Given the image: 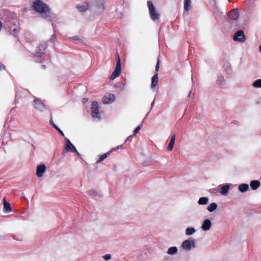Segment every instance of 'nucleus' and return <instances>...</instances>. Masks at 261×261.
Instances as JSON below:
<instances>
[{
  "instance_id": "1",
  "label": "nucleus",
  "mask_w": 261,
  "mask_h": 261,
  "mask_svg": "<svg viewBox=\"0 0 261 261\" xmlns=\"http://www.w3.org/2000/svg\"><path fill=\"white\" fill-rule=\"evenodd\" d=\"M33 7L36 12L42 14L43 17L47 18L50 16V9L41 1L36 0L33 3Z\"/></svg>"
},
{
  "instance_id": "2",
  "label": "nucleus",
  "mask_w": 261,
  "mask_h": 261,
  "mask_svg": "<svg viewBox=\"0 0 261 261\" xmlns=\"http://www.w3.org/2000/svg\"><path fill=\"white\" fill-rule=\"evenodd\" d=\"M147 4L151 19L153 21L159 20L160 18V13L154 7L152 1H148Z\"/></svg>"
},
{
  "instance_id": "3",
  "label": "nucleus",
  "mask_w": 261,
  "mask_h": 261,
  "mask_svg": "<svg viewBox=\"0 0 261 261\" xmlns=\"http://www.w3.org/2000/svg\"><path fill=\"white\" fill-rule=\"evenodd\" d=\"M117 58L116 67L115 70L113 72L111 75L110 79L111 80H114L115 79L118 77L120 75L121 71V65L120 59L118 54H117Z\"/></svg>"
},
{
  "instance_id": "4",
  "label": "nucleus",
  "mask_w": 261,
  "mask_h": 261,
  "mask_svg": "<svg viewBox=\"0 0 261 261\" xmlns=\"http://www.w3.org/2000/svg\"><path fill=\"white\" fill-rule=\"evenodd\" d=\"M91 114L93 119H97L100 120L101 119V115L99 111V107L98 103L96 101H93L91 105Z\"/></svg>"
},
{
  "instance_id": "5",
  "label": "nucleus",
  "mask_w": 261,
  "mask_h": 261,
  "mask_svg": "<svg viewBox=\"0 0 261 261\" xmlns=\"http://www.w3.org/2000/svg\"><path fill=\"white\" fill-rule=\"evenodd\" d=\"M181 247L184 250L189 251L195 247V241L193 239L185 240L181 244Z\"/></svg>"
},
{
  "instance_id": "6",
  "label": "nucleus",
  "mask_w": 261,
  "mask_h": 261,
  "mask_svg": "<svg viewBox=\"0 0 261 261\" xmlns=\"http://www.w3.org/2000/svg\"><path fill=\"white\" fill-rule=\"evenodd\" d=\"M233 39L235 41L243 43L246 40V36L242 30H239L234 33Z\"/></svg>"
},
{
  "instance_id": "7",
  "label": "nucleus",
  "mask_w": 261,
  "mask_h": 261,
  "mask_svg": "<svg viewBox=\"0 0 261 261\" xmlns=\"http://www.w3.org/2000/svg\"><path fill=\"white\" fill-rule=\"evenodd\" d=\"M33 106L35 109L40 112H43L46 109V107L43 102L38 98H35L34 100Z\"/></svg>"
},
{
  "instance_id": "8",
  "label": "nucleus",
  "mask_w": 261,
  "mask_h": 261,
  "mask_svg": "<svg viewBox=\"0 0 261 261\" xmlns=\"http://www.w3.org/2000/svg\"><path fill=\"white\" fill-rule=\"evenodd\" d=\"M47 47V43L46 42L42 43L37 47L35 56L41 57L44 53V50Z\"/></svg>"
},
{
  "instance_id": "9",
  "label": "nucleus",
  "mask_w": 261,
  "mask_h": 261,
  "mask_svg": "<svg viewBox=\"0 0 261 261\" xmlns=\"http://www.w3.org/2000/svg\"><path fill=\"white\" fill-rule=\"evenodd\" d=\"M106 0H96V13L100 14L104 12V4Z\"/></svg>"
},
{
  "instance_id": "10",
  "label": "nucleus",
  "mask_w": 261,
  "mask_h": 261,
  "mask_svg": "<svg viewBox=\"0 0 261 261\" xmlns=\"http://www.w3.org/2000/svg\"><path fill=\"white\" fill-rule=\"evenodd\" d=\"M46 169V166L44 164H41L37 166L36 175L38 177H41L43 176L44 173Z\"/></svg>"
},
{
  "instance_id": "11",
  "label": "nucleus",
  "mask_w": 261,
  "mask_h": 261,
  "mask_svg": "<svg viewBox=\"0 0 261 261\" xmlns=\"http://www.w3.org/2000/svg\"><path fill=\"white\" fill-rule=\"evenodd\" d=\"M115 100V96L113 94H106L102 98L103 102L105 104H110Z\"/></svg>"
},
{
  "instance_id": "12",
  "label": "nucleus",
  "mask_w": 261,
  "mask_h": 261,
  "mask_svg": "<svg viewBox=\"0 0 261 261\" xmlns=\"http://www.w3.org/2000/svg\"><path fill=\"white\" fill-rule=\"evenodd\" d=\"M65 148L66 150L68 152H73L74 151H76L75 147L73 145V144L71 142L70 140L67 138H65Z\"/></svg>"
},
{
  "instance_id": "13",
  "label": "nucleus",
  "mask_w": 261,
  "mask_h": 261,
  "mask_svg": "<svg viewBox=\"0 0 261 261\" xmlns=\"http://www.w3.org/2000/svg\"><path fill=\"white\" fill-rule=\"evenodd\" d=\"M76 7L79 11L81 12H85L89 9L90 5L88 3L84 2L78 4Z\"/></svg>"
},
{
  "instance_id": "14",
  "label": "nucleus",
  "mask_w": 261,
  "mask_h": 261,
  "mask_svg": "<svg viewBox=\"0 0 261 261\" xmlns=\"http://www.w3.org/2000/svg\"><path fill=\"white\" fill-rule=\"evenodd\" d=\"M212 223L210 219L204 220L201 225V229L205 231H208L211 229Z\"/></svg>"
},
{
  "instance_id": "15",
  "label": "nucleus",
  "mask_w": 261,
  "mask_h": 261,
  "mask_svg": "<svg viewBox=\"0 0 261 261\" xmlns=\"http://www.w3.org/2000/svg\"><path fill=\"white\" fill-rule=\"evenodd\" d=\"M229 18L232 20H236L239 16V11L238 9L231 10L228 13Z\"/></svg>"
},
{
  "instance_id": "16",
  "label": "nucleus",
  "mask_w": 261,
  "mask_h": 261,
  "mask_svg": "<svg viewBox=\"0 0 261 261\" xmlns=\"http://www.w3.org/2000/svg\"><path fill=\"white\" fill-rule=\"evenodd\" d=\"M158 74L156 73L152 76L151 79V88L152 89H154L155 86L158 84Z\"/></svg>"
},
{
  "instance_id": "17",
  "label": "nucleus",
  "mask_w": 261,
  "mask_h": 261,
  "mask_svg": "<svg viewBox=\"0 0 261 261\" xmlns=\"http://www.w3.org/2000/svg\"><path fill=\"white\" fill-rule=\"evenodd\" d=\"M230 189V184H227L222 186L220 190V193L223 195H227Z\"/></svg>"
},
{
  "instance_id": "18",
  "label": "nucleus",
  "mask_w": 261,
  "mask_h": 261,
  "mask_svg": "<svg viewBox=\"0 0 261 261\" xmlns=\"http://www.w3.org/2000/svg\"><path fill=\"white\" fill-rule=\"evenodd\" d=\"M260 185V182L257 180H253L250 182V186L253 190H256Z\"/></svg>"
},
{
  "instance_id": "19",
  "label": "nucleus",
  "mask_w": 261,
  "mask_h": 261,
  "mask_svg": "<svg viewBox=\"0 0 261 261\" xmlns=\"http://www.w3.org/2000/svg\"><path fill=\"white\" fill-rule=\"evenodd\" d=\"M175 139H176V136H175V135L174 134L172 136L171 140L170 141V142H169L168 146V150L169 151H171L173 149L174 144L175 141Z\"/></svg>"
},
{
  "instance_id": "20",
  "label": "nucleus",
  "mask_w": 261,
  "mask_h": 261,
  "mask_svg": "<svg viewBox=\"0 0 261 261\" xmlns=\"http://www.w3.org/2000/svg\"><path fill=\"white\" fill-rule=\"evenodd\" d=\"M249 189V186L246 184H240L238 187V190L241 192H245Z\"/></svg>"
},
{
  "instance_id": "21",
  "label": "nucleus",
  "mask_w": 261,
  "mask_h": 261,
  "mask_svg": "<svg viewBox=\"0 0 261 261\" xmlns=\"http://www.w3.org/2000/svg\"><path fill=\"white\" fill-rule=\"evenodd\" d=\"M218 207V205L215 202H213L210 204L207 207V210L209 212H213L215 211Z\"/></svg>"
},
{
  "instance_id": "22",
  "label": "nucleus",
  "mask_w": 261,
  "mask_h": 261,
  "mask_svg": "<svg viewBox=\"0 0 261 261\" xmlns=\"http://www.w3.org/2000/svg\"><path fill=\"white\" fill-rule=\"evenodd\" d=\"M208 200L209 199L208 197H202L199 199L198 203L199 205H206L208 203Z\"/></svg>"
},
{
  "instance_id": "23",
  "label": "nucleus",
  "mask_w": 261,
  "mask_h": 261,
  "mask_svg": "<svg viewBox=\"0 0 261 261\" xmlns=\"http://www.w3.org/2000/svg\"><path fill=\"white\" fill-rule=\"evenodd\" d=\"M177 248L175 246L171 247L168 248L167 253L168 254L173 255L177 252Z\"/></svg>"
},
{
  "instance_id": "24",
  "label": "nucleus",
  "mask_w": 261,
  "mask_h": 261,
  "mask_svg": "<svg viewBox=\"0 0 261 261\" xmlns=\"http://www.w3.org/2000/svg\"><path fill=\"white\" fill-rule=\"evenodd\" d=\"M225 84V80L223 76L219 75L218 76L217 81H216V84L217 85L222 86L224 85Z\"/></svg>"
},
{
  "instance_id": "25",
  "label": "nucleus",
  "mask_w": 261,
  "mask_h": 261,
  "mask_svg": "<svg viewBox=\"0 0 261 261\" xmlns=\"http://www.w3.org/2000/svg\"><path fill=\"white\" fill-rule=\"evenodd\" d=\"M12 210L11 204L8 202H5L4 204V211L5 213H9L11 212Z\"/></svg>"
},
{
  "instance_id": "26",
  "label": "nucleus",
  "mask_w": 261,
  "mask_h": 261,
  "mask_svg": "<svg viewBox=\"0 0 261 261\" xmlns=\"http://www.w3.org/2000/svg\"><path fill=\"white\" fill-rule=\"evenodd\" d=\"M191 8V0H184V10L189 11Z\"/></svg>"
},
{
  "instance_id": "27",
  "label": "nucleus",
  "mask_w": 261,
  "mask_h": 261,
  "mask_svg": "<svg viewBox=\"0 0 261 261\" xmlns=\"http://www.w3.org/2000/svg\"><path fill=\"white\" fill-rule=\"evenodd\" d=\"M196 232V229L194 227H187L186 229V234L187 236H191Z\"/></svg>"
},
{
  "instance_id": "28",
  "label": "nucleus",
  "mask_w": 261,
  "mask_h": 261,
  "mask_svg": "<svg viewBox=\"0 0 261 261\" xmlns=\"http://www.w3.org/2000/svg\"><path fill=\"white\" fill-rule=\"evenodd\" d=\"M111 151H109L99 156V159L96 161V163H99L102 162L103 160L106 159L110 154Z\"/></svg>"
},
{
  "instance_id": "29",
  "label": "nucleus",
  "mask_w": 261,
  "mask_h": 261,
  "mask_svg": "<svg viewBox=\"0 0 261 261\" xmlns=\"http://www.w3.org/2000/svg\"><path fill=\"white\" fill-rule=\"evenodd\" d=\"M49 122L50 123L53 125V126L56 129L59 133L60 134L63 136H64V133L63 132V131L60 129L58 126H57L54 122L53 120L52 119H51L49 121Z\"/></svg>"
},
{
  "instance_id": "30",
  "label": "nucleus",
  "mask_w": 261,
  "mask_h": 261,
  "mask_svg": "<svg viewBox=\"0 0 261 261\" xmlns=\"http://www.w3.org/2000/svg\"><path fill=\"white\" fill-rule=\"evenodd\" d=\"M252 86L255 88H261V79H258L254 81Z\"/></svg>"
},
{
  "instance_id": "31",
  "label": "nucleus",
  "mask_w": 261,
  "mask_h": 261,
  "mask_svg": "<svg viewBox=\"0 0 261 261\" xmlns=\"http://www.w3.org/2000/svg\"><path fill=\"white\" fill-rule=\"evenodd\" d=\"M112 256L110 254H106L102 256V258L106 260H108L111 258Z\"/></svg>"
},
{
  "instance_id": "32",
  "label": "nucleus",
  "mask_w": 261,
  "mask_h": 261,
  "mask_svg": "<svg viewBox=\"0 0 261 261\" xmlns=\"http://www.w3.org/2000/svg\"><path fill=\"white\" fill-rule=\"evenodd\" d=\"M142 127V124L138 126L134 130V135H135L136 134H137L139 131L141 129Z\"/></svg>"
},
{
  "instance_id": "33",
  "label": "nucleus",
  "mask_w": 261,
  "mask_h": 261,
  "mask_svg": "<svg viewBox=\"0 0 261 261\" xmlns=\"http://www.w3.org/2000/svg\"><path fill=\"white\" fill-rule=\"evenodd\" d=\"M88 194L90 195H94L96 196L97 195V192L95 191L94 190H91L88 192Z\"/></svg>"
},
{
  "instance_id": "34",
  "label": "nucleus",
  "mask_w": 261,
  "mask_h": 261,
  "mask_svg": "<svg viewBox=\"0 0 261 261\" xmlns=\"http://www.w3.org/2000/svg\"><path fill=\"white\" fill-rule=\"evenodd\" d=\"M71 39L74 41H82V39L78 36H74L71 38Z\"/></svg>"
},
{
  "instance_id": "35",
  "label": "nucleus",
  "mask_w": 261,
  "mask_h": 261,
  "mask_svg": "<svg viewBox=\"0 0 261 261\" xmlns=\"http://www.w3.org/2000/svg\"><path fill=\"white\" fill-rule=\"evenodd\" d=\"M56 39H57V38H56V36L55 34H54L53 36H52V37L50 39V41L53 42H54L55 41H56Z\"/></svg>"
},
{
  "instance_id": "36",
  "label": "nucleus",
  "mask_w": 261,
  "mask_h": 261,
  "mask_svg": "<svg viewBox=\"0 0 261 261\" xmlns=\"http://www.w3.org/2000/svg\"><path fill=\"white\" fill-rule=\"evenodd\" d=\"M155 69V71L156 72H158L159 71V61H158L157 63H156Z\"/></svg>"
},
{
  "instance_id": "37",
  "label": "nucleus",
  "mask_w": 261,
  "mask_h": 261,
  "mask_svg": "<svg viewBox=\"0 0 261 261\" xmlns=\"http://www.w3.org/2000/svg\"><path fill=\"white\" fill-rule=\"evenodd\" d=\"M154 103H155V98H154L153 101L151 102V108H150V110L152 109V108L153 107L154 105Z\"/></svg>"
},
{
  "instance_id": "38",
  "label": "nucleus",
  "mask_w": 261,
  "mask_h": 261,
  "mask_svg": "<svg viewBox=\"0 0 261 261\" xmlns=\"http://www.w3.org/2000/svg\"><path fill=\"white\" fill-rule=\"evenodd\" d=\"M5 66L0 63V70L5 69Z\"/></svg>"
},
{
  "instance_id": "39",
  "label": "nucleus",
  "mask_w": 261,
  "mask_h": 261,
  "mask_svg": "<svg viewBox=\"0 0 261 261\" xmlns=\"http://www.w3.org/2000/svg\"><path fill=\"white\" fill-rule=\"evenodd\" d=\"M122 146L121 145V146L117 147L116 148H113L112 150H115L116 149H119L120 148H122Z\"/></svg>"
},
{
  "instance_id": "40",
  "label": "nucleus",
  "mask_w": 261,
  "mask_h": 261,
  "mask_svg": "<svg viewBox=\"0 0 261 261\" xmlns=\"http://www.w3.org/2000/svg\"><path fill=\"white\" fill-rule=\"evenodd\" d=\"M73 152H75L76 154L78 155V156H80V153L78 152V151L76 149V151H74Z\"/></svg>"
},
{
  "instance_id": "41",
  "label": "nucleus",
  "mask_w": 261,
  "mask_h": 261,
  "mask_svg": "<svg viewBox=\"0 0 261 261\" xmlns=\"http://www.w3.org/2000/svg\"><path fill=\"white\" fill-rule=\"evenodd\" d=\"M17 31H17V30L16 29H13V33H14V34H16V33H17Z\"/></svg>"
},
{
  "instance_id": "42",
  "label": "nucleus",
  "mask_w": 261,
  "mask_h": 261,
  "mask_svg": "<svg viewBox=\"0 0 261 261\" xmlns=\"http://www.w3.org/2000/svg\"><path fill=\"white\" fill-rule=\"evenodd\" d=\"M41 68L43 69H46V66L44 65H41Z\"/></svg>"
},
{
  "instance_id": "43",
  "label": "nucleus",
  "mask_w": 261,
  "mask_h": 261,
  "mask_svg": "<svg viewBox=\"0 0 261 261\" xmlns=\"http://www.w3.org/2000/svg\"><path fill=\"white\" fill-rule=\"evenodd\" d=\"M2 23L0 21V31L2 30Z\"/></svg>"
},
{
  "instance_id": "44",
  "label": "nucleus",
  "mask_w": 261,
  "mask_h": 261,
  "mask_svg": "<svg viewBox=\"0 0 261 261\" xmlns=\"http://www.w3.org/2000/svg\"><path fill=\"white\" fill-rule=\"evenodd\" d=\"M3 201H4V204L5 203V202H7V201L6 200V198H4Z\"/></svg>"
},
{
  "instance_id": "45",
  "label": "nucleus",
  "mask_w": 261,
  "mask_h": 261,
  "mask_svg": "<svg viewBox=\"0 0 261 261\" xmlns=\"http://www.w3.org/2000/svg\"><path fill=\"white\" fill-rule=\"evenodd\" d=\"M87 101V99H85V98L83 99V101L84 102H85V101Z\"/></svg>"
},
{
  "instance_id": "46",
  "label": "nucleus",
  "mask_w": 261,
  "mask_h": 261,
  "mask_svg": "<svg viewBox=\"0 0 261 261\" xmlns=\"http://www.w3.org/2000/svg\"><path fill=\"white\" fill-rule=\"evenodd\" d=\"M18 96V94L17 93H16V98Z\"/></svg>"
},
{
  "instance_id": "47",
  "label": "nucleus",
  "mask_w": 261,
  "mask_h": 261,
  "mask_svg": "<svg viewBox=\"0 0 261 261\" xmlns=\"http://www.w3.org/2000/svg\"><path fill=\"white\" fill-rule=\"evenodd\" d=\"M259 50H260V51L261 53V45L259 46Z\"/></svg>"
},
{
  "instance_id": "48",
  "label": "nucleus",
  "mask_w": 261,
  "mask_h": 261,
  "mask_svg": "<svg viewBox=\"0 0 261 261\" xmlns=\"http://www.w3.org/2000/svg\"><path fill=\"white\" fill-rule=\"evenodd\" d=\"M191 92L190 91V93H189V95H188V96H190V94H191Z\"/></svg>"
},
{
  "instance_id": "49",
  "label": "nucleus",
  "mask_w": 261,
  "mask_h": 261,
  "mask_svg": "<svg viewBox=\"0 0 261 261\" xmlns=\"http://www.w3.org/2000/svg\"><path fill=\"white\" fill-rule=\"evenodd\" d=\"M128 138L126 140H125V142H126L128 140Z\"/></svg>"
},
{
  "instance_id": "50",
  "label": "nucleus",
  "mask_w": 261,
  "mask_h": 261,
  "mask_svg": "<svg viewBox=\"0 0 261 261\" xmlns=\"http://www.w3.org/2000/svg\"><path fill=\"white\" fill-rule=\"evenodd\" d=\"M149 113V112L147 113V114H146V116H147V115H148Z\"/></svg>"
}]
</instances>
